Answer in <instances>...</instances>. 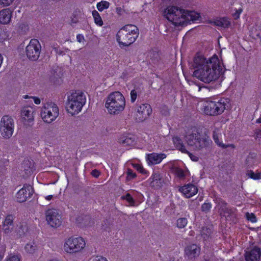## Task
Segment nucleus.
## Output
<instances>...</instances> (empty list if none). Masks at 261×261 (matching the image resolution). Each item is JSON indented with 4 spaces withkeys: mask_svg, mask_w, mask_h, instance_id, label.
<instances>
[{
    "mask_svg": "<svg viewBox=\"0 0 261 261\" xmlns=\"http://www.w3.org/2000/svg\"><path fill=\"white\" fill-rule=\"evenodd\" d=\"M48 261H58L57 259H50Z\"/></svg>",
    "mask_w": 261,
    "mask_h": 261,
    "instance_id": "obj_58",
    "label": "nucleus"
},
{
    "mask_svg": "<svg viewBox=\"0 0 261 261\" xmlns=\"http://www.w3.org/2000/svg\"><path fill=\"white\" fill-rule=\"evenodd\" d=\"M72 23H76V21H75V20H72Z\"/></svg>",
    "mask_w": 261,
    "mask_h": 261,
    "instance_id": "obj_59",
    "label": "nucleus"
},
{
    "mask_svg": "<svg viewBox=\"0 0 261 261\" xmlns=\"http://www.w3.org/2000/svg\"><path fill=\"white\" fill-rule=\"evenodd\" d=\"M163 1L167 3H172L175 1V0H163Z\"/></svg>",
    "mask_w": 261,
    "mask_h": 261,
    "instance_id": "obj_53",
    "label": "nucleus"
},
{
    "mask_svg": "<svg viewBox=\"0 0 261 261\" xmlns=\"http://www.w3.org/2000/svg\"><path fill=\"white\" fill-rule=\"evenodd\" d=\"M173 142L177 148L181 152L187 153L193 161L196 162L198 160V157L190 153L178 138H174Z\"/></svg>",
    "mask_w": 261,
    "mask_h": 261,
    "instance_id": "obj_20",
    "label": "nucleus"
},
{
    "mask_svg": "<svg viewBox=\"0 0 261 261\" xmlns=\"http://www.w3.org/2000/svg\"><path fill=\"white\" fill-rule=\"evenodd\" d=\"M255 134L256 138H261V132L260 130H256Z\"/></svg>",
    "mask_w": 261,
    "mask_h": 261,
    "instance_id": "obj_50",
    "label": "nucleus"
},
{
    "mask_svg": "<svg viewBox=\"0 0 261 261\" xmlns=\"http://www.w3.org/2000/svg\"><path fill=\"white\" fill-rule=\"evenodd\" d=\"M110 4L109 2L101 1L97 4L96 7L98 11L102 12L105 9H108Z\"/></svg>",
    "mask_w": 261,
    "mask_h": 261,
    "instance_id": "obj_31",
    "label": "nucleus"
},
{
    "mask_svg": "<svg viewBox=\"0 0 261 261\" xmlns=\"http://www.w3.org/2000/svg\"><path fill=\"white\" fill-rule=\"evenodd\" d=\"M119 142L126 145H132L134 143V141L131 138L125 135H123L120 137Z\"/></svg>",
    "mask_w": 261,
    "mask_h": 261,
    "instance_id": "obj_30",
    "label": "nucleus"
},
{
    "mask_svg": "<svg viewBox=\"0 0 261 261\" xmlns=\"http://www.w3.org/2000/svg\"><path fill=\"white\" fill-rule=\"evenodd\" d=\"M12 14V10L10 8H6L0 11V23L8 24L10 22Z\"/></svg>",
    "mask_w": 261,
    "mask_h": 261,
    "instance_id": "obj_22",
    "label": "nucleus"
},
{
    "mask_svg": "<svg viewBox=\"0 0 261 261\" xmlns=\"http://www.w3.org/2000/svg\"><path fill=\"white\" fill-rule=\"evenodd\" d=\"M184 140L189 149L195 151L206 148L211 143L209 137L203 135L199 129L195 127H191L186 131Z\"/></svg>",
    "mask_w": 261,
    "mask_h": 261,
    "instance_id": "obj_2",
    "label": "nucleus"
},
{
    "mask_svg": "<svg viewBox=\"0 0 261 261\" xmlns=\"http://www.w3.org/2000/svg\"><path fill=\"white\" fill-rule=\"evenodd\" d=\"M134 166L135 168L137 170L139 171L140 173L144 174H146L147 173V171H146L141 165H140L139 164H135L134 165Z\"/></svg>",
    "mask_w": 261,
    "mask_h": 261,
    "instance_id": "obj_40",
    "label": "nucleus"
},
{
    "mask_svg": "<svg viewBox=\"0 0 261 261\" xmlns=\"http://www.w3.org/2000/svg\"><path fill=\"white\" fill-rule=\"evenodd\" d=\"M248 176L254 180L259 179L261 178V173L258 172H253L250 171L247 173Z\"/></svg>",
    "mask_w": 261,
    "mask_h": 261,
    "instance_id": "obj_35",
    "label": "nucleus"
},
{
    "mask_svg": "<svg viewBox=\"0 0 261 261\" xmlns=\"http://www.w3.org/2000/svg\"><path fill=\"white\" fill-rule=\"evenodd\" d=\"M201 89V87H198V91H200Z\"/></svg>",
    "mask_w": 261,
    "mask_h": 261,
    "instance_id": "obj_60",
    "label": "nucleus"
},
{
    "mask_svg": "<svg viewBox=\"0 0 261 261\" xmlns=\"http://www.w3.org/2000/svg\"><path fill=\"white\" fill-rule=\"evenodd\" d=\"M35 112L30 107L22 108L20 114V121L25 126H31L34 122Z\"/></svg>",
    "mask_w": 261,
    "mask_h": 261,
    "instance_id": "obj_13",
    "label": "nucleus"
},
{
    "mask_svg": "<svg viewBox=\"0 0 261 261\" xmlns=\"http://www.w3.org/2000/svg\"><path fill=\"white\" fill-rule=\"evenodd\" d=\"M152 58H153L154 57L155 58L156 60H158V59L159 58V54L158 53H155V52H153L152 53Z\"/></svg>",
    "mask_w": 261,
    "mask_h": 261,
    "instance_id": "obj_51",
    "label": "nucleus"
},
{
    "mask_svg": "<svg viewBox=\"0 0 261 261\" xmlns=\"http://www.w3.org/2000/svg\"><path fill=\"white\" fill-rule=\"evenodd\" d=\"M53 198V195H48L45 197V199L47 200H50Z\"/></svg>",
    "mask_w": 261,
    "mask_h": 261,
    "instance_id": "obj_54",
    "label": "nucleus"
},
{
    "mask_svg": "<svg viewBox=\"0 0 261 261\" xmlns=\"http://www.w3.org/2000/svg\"><path fill=\"white\" fill-rule=\"evenodd\" d=\"M215 24L216 25L225 28H228L230 25V23L228 19L226 18H222L219 20H217L215 21Z\"/></svg>",
    "mask_w": 261,
    "mask_h": 261,
    "instance_id": "obj_27",
    "label": "nucleus"
},
{
    "mask_svg": "<svg viewBox=\"0 0 261 261\" xmlns=\"http://www.w3.org/2000/svg\"><path fill=\"white\" fill-rule=\"evenodd\" d=\"M116 11L118 14H120L122 11V9L120 7H117L116 8Z\"/></svg>",
    "mask_w": 261,
    "mask_h": 261,
    "instance_id": "obj_52",
    "label": "nucleus"
},
{
    "mask_svg": "<svg viewBox=\"0 0 261 261\" xmlns=\"http://www.w3.org/2000/svg\"><path fill=\"white\" fill-rule=\"evenodd\" d=\"M179 190L187 198L193 196L198 192L197 188L195 185L190 184L180 187Z\"/></svg>",
    "mask_w": 261,
    "mask_h": 261,
    "instance_id": "obj_18",
    "label": "nucleus"
},
{
    "mask_svg": "<svg viewBox=\"0 0 261 261\" xmlns=\"http://www.w3.org/2000/svg\"><path fill=\"white\" fill-rule=\"evenodd\" d=\"M256 122L257 123H261V117L256 120Z\"/></svg>",
    "mask_w": 261,
    "mask_h": 261,
    "instance_id": "obj_56",
    "label": "nucleus"
},
{
    "mask_svg": "<svg viewBox=\"0 0 261 261\" xmlns=\"http://www.w3.org/2000/svg\"><path fill=\"white\" fill-rule=\"evenodd\" d=\"M86 246V242L84 238L71 236L64 240L63 250L67 254L74 255L82 252Z\"/></svg>",
    "mask_w": 261,
    "mask_h": 261,
    "instance_id": "obj_7",
    "label": "nucleus"
},
{
    "mask_svg": "<svg viewBox=\"0 0 261 261\" xmlns=\"http://www.w3.org/2000/svg\"><path fill=\"white\" fill-rule=\"evenodd\" d=\"M243 10V7L241 6L238 9L234 10L235 12L232 13V16L234 19H238L240 17V14L242 13Z\"/></svg>",
    "mask_w": 261,
    "mask_h": 261,
    "instance_id": "obj_37",
    "label": "nucleus"
},
{
    "mask_svg": "<svg viewBox=\"0 0 261 261\" xmlns=\"http://www.w3.org/2000/svg\"><path fill=\"white\" fill-rule=\"evenodd\" d=\"M139 36V29L133 24H127L118 32L117 41L121 47L128 46L133 43Z\"/></svg>",
    "mask_w": 261,
    "mask_h": 261,
    "instance_id": "obj_5",
    "label": "nucleus"
},
{
    "mask_svg": "<svg viewBox=\"0 0 261 261\" xmlns=\"http://www.w3.org/2000/svg\"><path fill=\"white\" fill-rule=\"evenodd\" d=\"M14 129L13 119L8 115L4 116L0 121L1 135L5 139H9L12 136Z\"/></svg>",
    "mask_w": 261,
    "mask_h": 261,
    "instance_id": "obj_10",
    "label": "nucleus"
},
{
    "mask_svg": "<svg viewBox=\"0 0 261 261\" xmlns=\"http://www.w3.org/2000/svg\"><path fill=\"white\" fill-rule=\"evenodd\" d=\"M228 100L221 98L218 101L205 100L200 104L201 111L206 115L217 116L223 113Z\"/></svg>",
    "mask_w": 261,
    "mask_h": 261,
    "instance_id": "obj_8",
    "label": "nucleus"
},
{
    "mask_svg": "<svg viewBox=\"0 0 261 261\" xmlns=\"http://www.w3.org/2000/svg\"><path fill=\"white\" fill-rule=\"evenodd\" d=\"M91 174L93 176L95 177H97L99 175V172L98 171L96 170H93L91 172Z\"/></svg>",
    "mask_w": 261,
    "mask_h": 261,
    "instance_id": "obj_48",
    "label": "nucleus"
},
{
    "mask_svg": "<svg viewBox=\"0 0 261 261\" xmlns=\"http://www.w3.org/2000/svg\"><path fill=\"white\" fill-rule=\"evenodd\" d=\"M6 249L5 248L0 249V261H2L5 255Z\"/></svg>",
    "mask_w": 261,
    "mask_h": 261,
    "instance_id": "obj_45",
    "label": "nucleus"
},
{
    "mask_svg": "<svg viewBox=\"0 0 261 261\" xmlns=\"http://www.w3.org/2000/svg\"><path fill=\"white\" fill-rule=\"evenodd\" d=\"M193 75L204 82L209 83L219 78H223L225 66H196Z\"/></svg>",
    "mask_w": 261,
    "mask_h": 261,
    "instance_id": "obj_3",
    "label": "nucleus"
},
{
    "mask_svg": "<svg viewBox=\"0 0 261 261\" xmlns=\"http://www.w3.org/2000/svg\"><path fill=\"white\" fill-rule=\"evenodd\" d=\"M32 99H33L34 103L36 105H39L41 103V100L38 97L36 96H31V97Z\"/></svg>",
    "mask_w": 261,
    "mask_h": 261,
    "instance_id": "obj_46",
    "label": "nucleus"
},
{
    "mask_svg": "<svg viewBox=\"0 0 261 261\" xmlns=\"http://www.w3.org/2000/svg\"><path fill=\"white\" fill-rule=\"evenodd\" d=\"M166 157L164 153H152L146 155V160L149 165H152L160 163Z\"/></svg>",
    "mask_w": 261,
    "mask_h": 261,
    "instance_id": "obj_16",
    "label": "nucleus"
},
{
    "mask_svg": "<svg viewBox=\"0 0 261 261\" xmlns=\"http://www.w3.org/2000/svg\"><path fill=\"white\" fill-rule=\"evenodd\" d=\"M4 261H21L20 254H10L5 258Z\"/></svg>",
    "mask_w": 261,
    "mask_h": 261,
    "instance_id": "obj_32",
    "label": "nucleus"
},
{
    "mask_svg": "<svg viewBox=\"0 0 261 261\" xmlns=\"http://www.w3.org/2000/svg\"><path fill=\"white\" fill-rule=\"evenodd\" d=\"M23 98H24V99H27V98H31V97H30V96H29V95H24V96H23Z\"/></svg>",
    "mask_w": 261,
    "mask_h": 261,
    "instance_id": "obj_57",
    "label": "nucleus"
},
{
    "mask_svg": "<svg viewBox=\"0 0 261 261\" xmlns=\"http://www.w3.org/2000/svg\"><path fill=\"white\" fill-rule=\"evenodd\" d=\"M91 261H108L106 257L97 256L92 259Z\"/></svg>",
    "mask_w": 261,
    "mask_h": 261,
    "instance_id": "obj_44",
    "label": "nucleus"
},
{
    "mask_svg": "<svg viewBox=\"0 0 261 261\" xmlns=\"http://www.w3.org/2000/svg\"><path fill=\"white\" fill-rule=\"evenodd\" d=\"M14 0H0V4L5 6H9Z\"/></svg>",
    "mask_w": 261,
    "mask_h": 261,
    "instance_id": "obj_43",
    "label": "nucleus"
},
{
    "mask_svg": "<svg viewBox=\"0 0 261 261\" xmlns=\"http://www.w3.org/2000/svg\"><path fill=\"white\" fill-rule=\"evenodd\" d=\"M14 218L12 215H8L3 223V229L5 233H9L12 229Z\"/></svg>",
    "mask_w": 261,
    "mask_h": 261,
    "instance_id": "obj_23",
    "label": "nucleus"
},
{
    "mask_svg": "<svg viewBox=\"0 0 261 261\" xmlns=\"http://www.w3.org/2000/svg\"><path fill=\"white\" fill-rule=\"evenodd\" d=\"M163 15L175 26L186 25L190 21L198 20L200 17L199 13L175 6H169L166 8L163 12Z\"/></svg>",
    "mask_w": 261,
    "mask_h": 261,
    "instance_id": "obj_1",
    "label": "nucleus"
},
{
    "mask_svg": "<svg viewBox=\"0 0 261 261\" xmlns=\"http://www.w3.org/2000/svg\"><path fill=\"white\" fill-rule=\"evenodd\" d=\"M212 207V205L210 203H204L201 206L202 210L204 212L209 211Z\"/></svg>",
    "mask_w": 261,
    "mask_h": 261,
    "instance_id": "obj_41",
    "label": "nucleus"
},
{
    "mask_svg": "<svg viewBox=\"0 0 261 261\" xmlns=\"http://www.w3.org/2000/svg\"><path fill=\"white\" fill-rule=\"evenodd\" d=\"M124 199H125L129 204L130 206L134 205L135 202L133 197L129 194H127L125 196L122 197Z\"/></svg>",
    "mask_w": 261,
    "mask_h": 261,
    "instance_id": "obj_38",
    "label": "nucleus"
},
{
    "mask_svg": "<svg viewBox=\"0 0 261 261\" xmlns=\"http://www.w3.org/2000/svg\"><path fill=\"white\" fill-rule=\"evenodd\" d=\"M173 171L175 175L179 178H183L185 176V171L179 167H174L173 168Z\"/></svg>",
    "mask_w": 261,
    "mask_h": 261,
    "instance_id": "obj_33",
    "label": "nucleus"
},
{
    "mask_svg": "<svg viewBox=\"0 0 261 261\" xmlns=\"http://www.w3.org/2000/svg\"><path fill=\"white\" fill-rule=\"evenodd\" d=\"M261 255L260 250L254 247L246 251L245 257L246 261H258Z\"/></svg>",
    "mask_w": 261,
    "mask_h": 261,
    "instance_id": "obj_19",
    "label": "nucleus"
},
{
    "mask_svg": "<svg viewBox=\"0 0 261 261\" xmlns=\"http://www.w3.org/2000/svg\"><path fill=\"white\" fill-rule=\"evenodd\" d=\"M217 208L220 211V214L226 216V214H229V210L227 207V204L224 201H221L217 205Z\"/></svg>",
    "mask_w": 261,
    "mask_h": 261,
    "instance_id": "obj_26",
    "label": "nucleus"
},
{
    "mask_svg": "<svg viewBox=\"0 0 261 261\" xmlns=\"http://www.w3.org/2000/svg\"><path fill=\"white\" fill-rule=\"evenodd\" d=\"M38 246L34 242H29L24 247V252L27 254L33 255L36 254L38 251Z\"/></svg>",
    "mask_w": 261,
    "mask_h": 261,
    "instance_id": "obj_25",
    "label": "nucleus"
},
{
    "mask_svg": "<svg viewBox=\"0 0 261 261\" xmlns=\"http://www.w3.org/2000/svg\"><path fill=\"white\" fill-rule=\"evenodd\" d=\"M126 105L124 96L120 92L110 93L107 98L105 107L110 114L117 115L122 112Z\"/></svg>",
    "mask_w": 261,
    "mask_h": 261,
    "instance_id": "obj_6",
    "label": "nucleus"
},
{
    "mask_svg": "<svg viewBox=\"0 0 261 261\" xmlns=\"http://www.w3.org/2000/svg\"><path fill=\"white\" fill-rule=\"evenodd\" d=\"M151 112L152 109L149 105L141 104L137 108V117L138 121L145 120L149 116Z\"/></svg>",
    "mask_w": 261,
    "mask_h": 261,
    "instance_id": "obj_15",
    "label": "nucleus"
},
{
    "mask_svg": "<svg viewBox=\"0 0 261 261\" xmlns=\"http://www.w3.org/2000/svg\"><path fill=\"white\" fill-rule=\"evenodd\" d=\"M128 176L129 178H134L135 177L136 175L134 173H133L131 170H128L127 171Z\"/></svg>",
    "mask_w": 261,
    "mask_h": 261,
    "instance_id": "obj_49",
    "label": "nucleus"
},
{
    "mask_svg": "<svg viewBox=\"0 0 261 261\" xmlns=\"http://www.w3.org/2000/svg\"><path fill=\"white\" fill-rule=\"evenodd\" d=\"M59 115V108L55 103L46 102L41 108L40 117L45 123H51L56 120Z\"/></svg>",
    "mask_w": 261,
    "mask_h": 261,
    "instance_id": "obj_9",
    "label": "nucleus"
},
{
    "mask_svg": "<svg viewBox=\"0 0 261 261\" xmlns=\"http://www.w3.org/2000/svg\"><path fill=\"white\" fill-rule=\"evenodd\" d=\"M246 217L247 219V220H249L252 223L256 222V217L253 213H246Z\"/></svg>",
    "mask_w": 261,
    "mask_h": 261,
    "instance_id": "obj_39",
    "label": "nucleus"
},
{
    "mask_svg": "<svg viewBox=\"0 0 261 261\" xmlns=\"http://www.w3.org/2000/svg\"><path fill=\"white\" fill-rule=\"evenodd\" d=\"M46 220L53 227H58L62 223V219L59 212L56 209H50L46 212Z\"/></svg>",
    "mask_w": 261,
    "mask_h": 261,
    "instance_id": "obj_14",
    "label": "nucleus"
},
{
    "mask_svg": "<svg viewBox=\"0 0 261 261\" xmlns=\"http://www.w3.org/2000/svg\"><path fill=\"white\" fill-rule=\"evenodd\" d=\"M41 45L36 39H32L29 44L25 47V53L29 60L37 61L41 53Z\"/></svg>",
    "mask_w": 261,
    "mask_h": 261,
    "instance_id": "obj_11",
    "label": "nucleus"
},
{
    "mask_svg": "<svg viewBox=\"0 0 261 261\" xmlns=\"http://www.w3.org/2000/svg\"><path fill=\"white\" fill-rule=\"evenodd\" d=\"M32 188L30 185H24L16 195V198L19 202H24L27 198L28 195L30 196Z\"/></svg>",
    "mask_w": 261,
    "mask_h": 261,
    "instance_id": "obj_17",
    "label": "nucleus"
},
{
    "mask_svg": "<svg viewBox=\"0 0 261 261\" xmlns=\"http://www.w3.org/2000/svg\"><path fill=\"white\" fill-rule=\"evenodd\" d=\"M161 174L159 172H154L149 180H150V184L151 186H155L156 184L158 183V181L161 179Z\"/></svg>",
    "mask_w": 261,
    "mask_h": 261,
    "instance_id": "obj_29",
    "label": "nucleus"
},
{
    "mask_svg": "<svg viewBox=\"0 0 261 261\" xmlns=\"http://www.w3.org/2000/svg\"><path fill=\"white\" fill-rule=\"evenodd\" d=\"M76 39L79 42L81 43L84 40V37L82 34H78L76 36Z\"/></svg>",
    "mask_w": 261,
    "mask_h": 261,
    "instance_id": "obj_47",
    "label": "nucleus"
},
{
    "mask_svg": "<svg viewBox=\"0 0 261 261\" xmlns=\"http://www.w3.org/2000/svg\"><path fill=\"white\" fill-rule=\"evenodd\" d=\"M188 223L187 219L185 218H180L177 220L176 225L179 228H182L186 226Z\"/></svg>",
    "mask_w": 261,
    "mask_h": 261,
    "instance_id": "obj_34",
    "label": "nucleus"
},
{
    "mask_svg": "<svg viewBox=\"0 0 261 261\" xmlns=\"http://www.w3.org/2000/svg\"><path fill=\"white\" fill-rule=\"evenodd\" d=\"M3 60V58L1 54H0V65H2Z\"/></svg>",
    "mask_w": 261,
    "mask_h": 261,
    "instance_id": "obj_55",
    "label": "nucleus"
},
{
    "mask_svg": "<svg viewBox=\"0 0 261 261\" xmlns=\"http://www.w3.org/2000/svg\"><path fill=\"white\" fill-rule=\"evenodd\" d=\"M86 102V97L81 90H72L67 94L66 103L67 112L74 115L79 113Z\"/></svg>",
    "mask_w": 261,
    "mask_h": 261,
    "instance_id": "obj_4",
    "label": "nucleus"
},
{
    "mask_svg": "<svg viewBox=\"0 0 261 261\" xmlns=\"http://www.w3.org/2000/svg\"><path fill=\"white\" fill-rule=\"evenodd\" d=\"M221 136V134L219 131H215L213 134V139L215 143L220 147L222 148H226L228 147L231 148L232 149L235 148V146L232 144H225L222 143V141L219 140V138Z\"/></svg>",
    "mask_w": 261,
    "mask_h": 261,
    "instance_id": "obj_24",
    "label": "nucleus"
},
{
    "mask_svg": "<svg viewBox=\"0 0 261 261\" xmlns=\"http://www.w3.org/2000/svg\"><path fill=\"white\" fill-rule=\"evenodd\" d=\"M92 16L94 20V22L98 26L103 25V21L99 13L96 10L92 11Z\"/></svg>",
    "mask_w": 261,
    "mask_h": 261,
    "instance_id": "obj_28",
    "label": "nucleus"
},
{
    "mask_svg": "<svg viewBox=\"0 0 261 261\" xmlns=\"http://www.w3.org/2000/svg\"><path fill=\"white\" fill-rule=\"evenodd\" d=\"M212 230L209 228H203L201 232V234L203 237L204 239H206L207 237H209L211 234Z\"/></svg>",
    "mask_w": 261,
    "mask_h": 261,
    "instance_id": "obj_36",
    "label": "nucleus"
},
{
    "mask_svg": "<svg viewBox=\"0 0 261 261\" xmlns=\"http://www.w3.org/2000/svg\"><path fill=\"white\" fill-rule=\"evenodd\" d=\"M137 93L136 90H133L130 92V100L134 102L137 98Z\"/></svg>",
    "mask_w": 261,
    "mask_h": 261,
    "instance_id": "obj_42",
    "label": "nucleus"
},
{
    "mask_svg": "<svg viewBox=\"0 0 261 261\" xmlns=\"http://www.w3.org/2000/svg\"><path fill=\"white\" fill-rule=\"evenodd\" d=\"M185 252L189 259H193L199 256L200 248L195 244L190 245L186 247Z\"/></svg>",
    "mask_w": 261,
    "mask_h": 261,
    "instance_id": "obj_21",
    "label": "nucleus"
},
{
    "mask_svg": "<svg viewBox=\"0 0 261 261\" xmlns=\"http://www.w3.org/2000/svg\"><path fill=\"white\" fill-rule=\"evenodd\" d=\"M193 62L195 65H208L209 64L212 65H221L222 64L216 55H213L207 59L200 52H198L195 54L193 58Z\"/></svg>",
    "mask_w": 261,
    "mask_h": 261,
    "instance_id": "obj_12",
    "label": "nucleus"
}]
</instances>
